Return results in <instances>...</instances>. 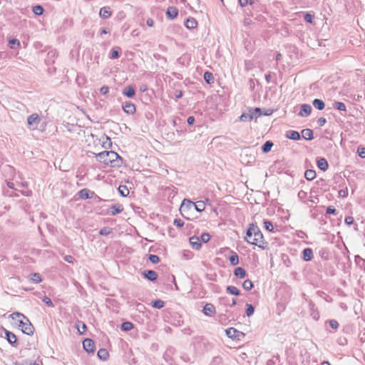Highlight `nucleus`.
Instances as JSON below:
<instances>
[{
    "label": "nucleus",
    "instance_id": "nucleus-1",
    "mask_svg": "<svg viewBox=\"0 0 365 365\" xmlns=\"http://www.w3.org/2000/svg\"><path fill=\"white\" fill-rule=\"evenodd\" d=\"M245 240L248 243L256 245L262 250L267 248V242L264 240V236L259 227L254 223L250 225Z\"/></svg>",
    "mask_w": 365,
    "mask_h": 365
},
{
    "label": "nucleus",
    "instance_id": "nucleus-2",
    "mask_svg": "<svg viewBox=\"0 0 365 365\" xmlns=\"http://www.w3.org/2000/svg\"><path fill=\"white\" fill-rule=\"evenodd\" d=\"M92 153L96 155L99 162L103 163L106 165L115 168L120 167L122 164L121 157L114 151H103L97 154Z\"/></svg>",
    "mask_w": 365,
    "mask_h": 365
},
{
    "label": "nucleus",
    "instance_id": "nucleus-3",
    "mask_svg": "<svg viewBox=\"0 0 365 365\" xmlns=\"http://www.w3.org/2000/svg\"><path fill=\"white\" fill-rule=\"evenodd\" d=\"M10 317L15 320L17 317L21 318L17 320L16 325L21 329L23 333L27 335H32L34 331V327L29 319L20 312H14L10 314Z\"/></svg>",
    "mask_w": 365,
    "mask_h": 365
},
{
    "label": "nucleus",
    "instance_id": "nucleus-4",
    "mask_svg": "<svg viewBox=\"0 0 365 365\" xmlns=\"http://www.w3.org/2000/svg\"><path fill=\"white\" fill-rule=\"evenodd\" d=\"M194 202L190 200L184 199L180 207V212L182 216L187 220H190V212L194 210Z\"/></svg>",
    "mask_w": 365,
    "mask_h": 365
},
{
    "label": "nucleus",
    "instance_id": "nucleus-5",
    "mask_svg": "<svg viewBox=\"0 0 365 365\" xmlns=\"http://www.w3.org/2000/svg\"><path fill=\"white\" fill-rule=\"evenodd\" d=\"M0 336L4 337L12 346H17L18 344L16 336L13 332L6 329L3 327H0Z\"/></svg>",
    "mask_w": 365,
    "mask_h": 365
},
{
    "label": "nucleus",
    "instance_id": "nucleus-6",
    "mask_svg": "<svg viewBox=\"0 0 365 365\" xmlns=\"http://www.w3.org/2000/svg\"><path fill=\"white\" fill-rule=\"evenodd\" d=\"M41 122V118L37 113H33L27 118V123L32 130L37 128Z\"/></svg>",
    "mask_w": 365,
    "mask_h": 365
},
{
    "label": "nucleus",
    "instance_id": "nucleus-7",
    "mask_svg": "<svg viewBox=\"0 0 365 365\" xmlns=\"http://www.w3.org/2000/svg\"><path fill=\"white\" fill-rule=\"evenodd\" d=\"M226 335L227 337L232 339L239 340L241 336H244V334L236 329L235 328L230 327L225 330Z\"/></svg>",
    "mask_w": 365,
    "mask_h": 365
},
{
    "label": "nucleus",
    "instance_id": "nucleus-8",
    "mask_svg": "<svg viewBox=\"0 0 365 365\" xmlns=\"http://www.w3.org/2000/svg\"><path fill=\"white\" fill-rule=\"evenodd\" d=\"M83 346L88 353H93L95 351V343L91 339H85L83 341Z\"/></svg>",
    "mask_w": 365,
    "mask_h": 365
},
{
    "label": "nucleus",
    "instance_id": "nucleus-9",
    "mask_svg": "<svg viewBox=\"0 0 365 365\" xmlns=\"http://www.w3.org/2000/svg\"><path fill=\"white\" fill-rule=\"evenodd\" d=\"M142 275L144 278L151 282H155L158 279V273L151 269H146L142 272Z\"/></svg>",
    "mask_w": 365,
    "mask_h": 365
},
{
    "label": "nucleus",
    "instance_id": "nucleus-10",
    "mask_svg": "<svg viewBox=\"0 0 365 365\" xmlns=\"http://www.w3.org/2000/svg\"><path fill=\"white\" fill-rule=\"evenodd\" d=\"M122 107L124 112L127 114H133L136 110L135 106L130 101H125Z\"/></svg>",
    "mask_w": 365,
    "mask_h": 365
},
{
    "label": "nucleus",
    "instance_id": "nucleus-11",
    "mask_svg": "<svg viewBox=\"0 0 365 365\" xmlns=\"http://www.w3.org/2000/svg\"><path fill=\"white\" fill-rule=\"evenodd\" d=\"M93 195L94 192L91 191L87 188H83L78 192V195L79 196V197L83 200L91 198Z\"/></svg>",
    "mask_w": 365,
    "mask_h": 365
},
{
    "label": "nucleus",
    "instance_id": "nucleus-12",
    "mask_svg": "<svg viewBox=\"0 0 365 365\" xmlns=\"http://www.w3.org/2000/svg\"><path fill=\"white\" fill-rule=\"evenodd\" d=\"M203 313L206 316H212L215 313V306L212 304L207 303L203 307Z\"/></svg>",
    "mask_w": 365,
    "mask_h": 365
},
{
    "label": "nucleus",
    "instance_id": "nucleus-13",
    "mask_svg": "<svg viewBox=\"0 0 365 365\" xmlns=\"http://www.w3.org/2000/svg\"><path fill=\"white\" fill-rule=\"evenodd\" d=\"M312 106L309 104H302L301 106V110L299 113V116H308L312 112Z\"/></svg>",
    "mask_w": 365,
    "mask_h": 365
},
{
    "label": "nucleus",
    "instance_id": "nucleus-14",
    "mask_svg": "<svg viewBox=\"0 0 365 365\" xmlns=\"http://www.w3.org/2000/svg\"><path fill=\"white\" fill-rule=\"evenodd\" d=\"M178 14V9L175 6H169L166 11V16L170 19H174Z\"/></svg>",
    "mask_w": 365,
    "mask_h": 365
},
{
    "label": "nucleus",
    "instance_id": "nucleus-15",
    "mask_svg": "<svg viewBox=\"0 0 365 365\" xmlns=\"http://www.w3.org/2000/svg\"><path fill=\"white\" fill-rule=\"evenodd\" d=\"M317 167L322 171H326L329 168L327 160L324 158H319L317 160Z\"/></svg>",
    "mask_w": 365,
    "mask_h": 365
},
{
    "label": "nucleus",
    "instance_id": "nucleus-16",
    "mask_svg": "<svg viewBox=\"0 0 365 365\" xmlns=\"http://www.w3.org/2000/svg\"><path fill=\"white\" fill-rule=\"evenodd\" d=\"M111 14L110 8L109 6L102 7L99 11V16L104 19H108L111 16Z\"/></svg>",
    "mask_w": 365,
    "mask_h": 365
},
{
    "label": "nucleus",
    "instance_id": "nucleus-17",
    "mask_svg": "<svg viewBox=\"0 0 365 365\" xmlns=\"http://www.w3.org/2000/svg\"><path fill=\"white\" fill-rule=\"evenodd\" d=\"M190 242L192 245V248L195 250H199L202 246L200 237L197 236L191 237L190 238Z\"/></svg>",
    "mask_w": 365,
    "mask_h": 365
},
{
    "label": "nucleus",
    "instance_id": "nucleus-18",
    "mask_svg": "<svg viewBox=\"0 0 365 365\" xmlns=\"http://www.w3.org/2000/svg\"><path fill=\"white\" fill-rule=\"evenodd\" d=\"M286 137L293 140H299L301 139V135L299 132L295 130H288L286 133Z\"/></svg>",
    "mask_w": 365,
    "mask_h": 365
},
{
    "label": "nucleus",
    "instance_id": "nucleus-19",
    "mask_svg": "<svg viewBox=\"0 0 365 365\" xmlns=\"http://www.w3.org/2000/svg\"><path fill=\"white\" fill-rule=\"evenodd\" d=\"M313 258V251L311 248H305L302 251V259L304 261H310Z\"/></svg>",
    "mask_w": 365,
    "mask_h": 365
},
{
    "label": "nucleus",
    "instance_id": "nucleus-20",
    "mask_svg": "<svg viewBox=\"0 0 365 365\" xmlns=\"http://www.w3.org/2000/svg\"><path fill=\"white\" fill-rule=\"evenodd\" d=\"M197 25V21L192 17L187 18L185 22V26L188 29H193L196 28Z\"/></svg>",
    "mask_w": 365,
    "mask_h": 365
},
{
    "label": "nucleus",
    "instance_id": "nucleus-21",
    "mask_svg": "<svg viewBox=\"0 0 365 365\" xmlns=\"http://www.w3.org/2000/svg\"><path fill=\"white\" fill-rule=\"evenodd\" d=\"M302 135L305 140H311L314 138L313 131L309 128L303 129L302 130Z\"/></svg>",
    "mask_w": 365,
    "mask_h": 365
},
{
    "label": "nucleus",
    "instance_id": "nucleus-22",
    "mask_svg": "<svg viewBox=\"0 0 365 365\" xmlns=\"http://www.w3.org/2000/svg\"><path fill=\"white\" fill-rule=\"evenodd\" d=\"M253 119V115L251 114L250 109L247 110V112L243 113L240 116V120L243 122H249L252 120Z\"/></svg>",
    "mask_w": 365,
    "mask_h": 365
},
{
    "label": "nucleus",
    "instance_id": "nucleus-23",
    "mask_svg": "<svg viewBox=\"0 0 365 365\" xmlns=\"http://www.w3.org/2000/svg\"><path fill=\"white\" fill-rule=\"evenodd\" d=\"M123 93L128 98H133L135 94V91L133 86H128L124 88Z\"/></svg>",
    "mask_w": 365,
    "mask_h": 365
},
{
    "label": "nucleus",
    "instance_id": "nucleus-24",
    "mask_svg": "<svg viewBox=\"0 0 365 365\" xmlns=\"http://www.w3.org/2000/svg\"><path fill=\"white\" fill-rule=\"evenodd\" d=\"M312 105L316 109L319 110H323L325 107L324 102L322 100L318 98H316L312 101Z\"/></svg>",
    "mask_w": 365,
    "mask_h": 365
},
{
    "label": "nucleus",
    "instance_id": "nucleus-25",
    "mask_svg": "<svg viewBox=\"0 0 365 365\" xmlns=\"http://www.w3.org/2000/svg\"><path fill=\"white\" fill-rule=\"evenodd\" d=\"M123 207L121 205H113L110 207V213L111 215H115L122 212Z\"/></svg>",
    "mask_w": 365,
    "mask_h": 365
},
{
    "label": "nucleus",
    "instance_id": "nucleus-26",
    "mask_svg": "<svg viewBox=\"0 0 365 365\" xmlns=\"http://www.w3.org/2000/svg\"><path fill=\"white\" fill-rule=\"evenodd\" d=\"M29 279L30 281L35 284H38L42 281V278L39 273L35 272L32 273L29 276Z\"/></svg>",
    "mask_w": 365,
    "mask_h": 365
},
{
    "label": "nucleus",
    "instance_id": "nucleus-27",
    "mask_svg": "<svg viewBox=\"0 0 365 365\" xmlns=\"http://www.w3.org/2000/svg\"><path fill=\"white\" fill-rule=\"evenodd\" d=\"M246 270L242 268V267H237L234 270V274L237 277H240V278H244L246 276Z\"/></svg>",
    "mask_w": 365,
    "mask_h": 365
},
{
    "label": "nucleus",
    "instance_id": "nucleus-28",
    "mask_svg": "<svg viewBox=\"0 0 365 365\" xmlns=\"http://www.w3.org/2000/svg\"><path fill=\"white\" fill-rule=\"evenodd\" d=\"M273 145H274V143L271 140L266 141L262 146V153H269L271 150Z\"/></svg>",
    "mask_w": 365,
    "mask_h": 365
},
{
    "label": "nucleus",
    "instance_id": "nucleus-29",
    "mask_svg": "<svg viewBox=\"0 0 365 365\" xmlns=\"http://www.w3.org/2000/svg\"><path fill=\"white\" fill-rule=\"evenodd\" d=\"M226 292L232 295L239 296L240 294V290L235 286H227L226 288Z\"/></svg>",
    "mask_w": 365,
    "mask_h": 365
},
{
    "label": "nucleus",
    "instance_id": "nucleus-30",
    "mask_svg": "<svg viewBox=\"0 0 365 365\" xmlns=\"http://www.w3.org/2000/svg\"><path fill=\"white\" fill-rule=\"evenodd\" d=\"M97 355L98 358L102 360H106L109 356V354L106 349H100Z\"/></svg>",
    "mask_w": 365,
    "mask_h": 365
},
{
    "label": "nucleus",
    "instance_id": "nucleus-31",
    "mask_svg": "<svg viewBox=\"0 0 365 365\" xmlns=\"http://www.w3.org/2000/svg\"><path fill=\"white\" fill-rule=\"evenodd\" d=\"M203 78L205 81L208 84H211L214 82V76L211 72L205 71Z\"/></svg>",
    "mask_w": 365,
    "mask_h": 365
},
{
    "label": "nucleus",
    "instance_id": "nucleus-32",
    "mask_svg": "<svg viewBox=\"0 0 365 365\" xmlns=\"http://www.w3.org/2000/svg\"><path fill=\"white\" fill-rule=\"evenodd\" d=\"M304 177L307 180H312L316 178V172L314 170H307L304 173Z\"/></svg>",
    "mask_w": 365,
    "mask_h": 365
},
{
    "label": "nucleus",
    "instance_id": "nucleus-33",
    "mask_svg": "<svg viewBox=\"0 0 365 365\" xmlns=\"http://www.w3.org/2000/svg\"><path fill=\"white\" fill-rule=\"evenodd\" d=\"M194 210H196L199 212L203 211L205 208V204L203 201H197L196 203H194Z\"/></svg>",
    "mask_w": 365,
    "mask_h": 365
},
{
    "label": "nucleus",
    "instance_id": "nucleus-34",
    "mask_svg": "<svg viewBox=\"0 0 365 365\" xmlns=\"http://www.w3.org/2000/svg\"><path fill=\"white\" fill-rule=\"evenodd\" d=\"M118 193L122 197H126L129 195V190L125 185H120L118 188Z\"/></svg>",
    "mask_w": 365,
    "mask_h": 365
},
{
    "label": "nucleus",
    "instance_id": "nucleus-35",
    "mask_svg": "<svg viewBox=\"0 0 365 365\" xmlns=\"http://www.w3.org/2000/svg\"><path fill=\"white\" fill-rule=\"evenodd\" d=\"M251 114L253 115L254 119H257L258 117L262 115V109L260 108H249Z\"/></svg>",
    "mask_w": 365,
    "mask_h": 365
},
{
    "label": "nucleus",
    "instance_id": "nucleus-36",
    "mask_svg": "<svg viewBox=\"0 0 365 365\" xmlns=\"http://www.w3.org/2000/svg\"><path fill=\"white\" fill-rule=\"evenodd\" d=\"M76 328L78 329L79 334H83L86 331L87 327L84 322L78 321L76 324Z\"/></svg>",
    "mask_w": 365,
    "mask_h": 365
},
{
    "label": "nucleus",
    "instance_id": "nucleus-37",
    "mask_svg": "<svg viewBox=\"0 0 365 365\" xmlns=\"http://www.w3.org/2000/svg\"><path fill=\"white\" fill-rule=\"evenodd\" d=\"M333 108L341 111H346V106L342 102L335 101L333 103Z\"/></svg>",
    "mask_w": 365,
    "mask_h": 365
},
{
    "label": "nucleus",
    "instance_id": "nucleus-38",
    "mask_svg": "<svg viewBox=\"0 0 365 365\" xmlns=\"http://www.w3.org/2000/svg\"><path fill=\"white\" fill-rule=\"evenodd\" d=\"M254 287L253 282L250 279H246L242 283V287L246 291L251 290Z\"/></svg>",
    "mask_w": 365,
    "mask_h": 365
},
{
    "label": "nucleus",
    "instance_id": "nucleus-39",
    "mask_svg": "<svg viewBox=\"0 0 365 365\" xmlns=\"http://www.w3.org/2000/svg\"><path fill=\"white\" fill-rule=\"evenodd\" d=\"M229 260L232 265H237L239 264V257L237 253L232 252V255L229 257Z\"/></svg>",
    "mask_w": 365,
    "mask_h": 365
},
{
    "label": "nucleus",
    "instance_id": "nucleus-40",
    "mask_svg": "<svg viewBox=\"0 0 365 365\" xmlns=\"http://www.w3.org/2000/svg\"><path fill=\"white\" fill-rule=\"evenodd\" d=\"M165 306V302L161 299H155L152 302V307L156 309H161Z\"/></svg>",
    "mask_w": 365,
    "mask_h": 365
},
{
    "label": "nucleus",
    "instance_id": "nucleus-41",
    "mask_svg": "<svg viewBox=\"0 0 365 365\" xmlns=\"http://www.w3.org/2000/svg\"><path fill=\"white\" fill-rule=\"evenodd\" d=\"M133 328V324L130 322H125L121 324V329L123 331H130Z\"/></svg>",
    "mask_w": 365,
    "mask_h": 365
},
{
    "label": "nucleus",
    "instance_id": "nucleus-42",
    "mask_svg": "<svg viewBox=\"0 0 365 365\" xmlns=\"http://www.w3.org/2000/svg\"><path fill=\"white\" fill-rule=\"evenodd\" d=\"M44 9L42 6L36 5L33 7V12L38 16L43 14Z\"/></svg>",
    "mask_w": 365,
    "mask_h": 365
},
{
    "label": "nucleus",
    "instance_id": "nucleus-43",
    "mask_svg": "<svg viewBox=\"0 0 365 365\" xmlns=\"http://www.w3.org/2000/svg\"><path fill=\"white\" fill-rule=\"evenodd\" d=\"M255 312V307L252 304H246V314L247 317H251Z\"/></svg>",
    "mask_w": 365,
    "mask_h": 365
},
{
    "label": "nucleus",
    "instance_id": "nucleus-44",
    "mask_svg": "<svg viewBox=\"0 0 365 365\" xmlns=\"http://www.w3.org/2000/svg\"><path fill=\"white\" fill-rule=\"evenodd\" d=\"M120 48L118 49H115V48H113L110 51V58H112V59H115V58H119L120 56V51H119Z\"/></svg>",
    "mask_w": 365,
    "mask_h": 365
},
{
    "label": "nucleus",
    "instance_id": "nucleus-45",
    "mask_svg": "<svg viewBox=\"0 0 365 365\" xmlns=\"http://www.w3.org/2000/svg\"><path fill=\"white\" fill-rule=\"evenodd\" d=\"M148 259L153 264H157L160 262V257L156 255H149Z\"/></svg>",
    "mask_w": 365,
    "mask_h": 365
},
{
    "label": "nucleus",
    "instance_id": "nucleus-46",
    "mask_svg": "<svg viewBox=\"0 0 365 365\" xmlns=\"http://www.w3.org/2000/svg\"><path fill=\"white\" fill-rule=\"evenodd\" d=\"M112 229L108 227H104L100 230L99 234L101 235H108L111 233Z\"/></svg>",
    "mask_w": 365,
    "mask_h": 365
},
{
    "label": "nucleus",
    "instance_id": "nucleus-47",
    "mask_svg": "<svg viewBox=\"0 0 365 365\" xmlns=\"http://www.w3.org/2000/svg\"><path fill=\"white\" fill-rule=\"evenodd\" d=\"M200 240L206 243L207 242L210 240V235L207 232H203L201 236H200Z\"/></svg>",
    "mask_w": 365,
    "mask_h": 365
},
{
    "label": "nucleus",
    "instance_id": "nucleus-48",
    "mask_svg": "<svg viewBox=\"0 0 365 365\" xmlns=\"http://www.w3.org/2000/svg\"><path fill=\"white\" fill-rule=\"evenodd\" d=\"M264 228L271 232L274 229V227H273V225L272 223V222L269 221V220H264Z\"/></svg>",
    "mask_w": 365,
    "mask_h": 365
},
{
    "label": "nucleus",
    "instance_id": "nucleus-49",
    "mask_svg": "<svg viewBox=\"0 0 365 365\" xmlns=\"http://www.w3.org/2000/svg\"><path fill=\"white\" fill-rule=\"evenodd\" d=\"M329 324L330 325V327L334 329H337L338 327H339V323L335 319H331L329 321Z\"/></svg>",
    "mask_w": 365,
    "mask_h": 365
},
{
    "label": "nucleus",
    "instance_id": "nucleus-50",
    "mask_svg": "<svg viewBox=\"0 0 365 365\" xmlns=\"http://www.w3.org/2000/svg\"><path fill=\"white\" fill-rule=\"evenodd\" d=\"M112 142L109 137H106V141L103 143V147L105 148H110L111 147Z\"/></svg>",
    "mask_w": 365,
    "mask_h": 365
},
{
    "label": "nucleus",
    "instance_id": "nucleus-51",
    "mask_svg": "<svg viewBox=\"0 0 365 365\" xmlns=\"http://www.w3.org/2000/svg\"><path fill=\"white\" fill-rule=\"evenodd\" d=\"M42 301L48 307H53V304L51 301V299L48 297H44L42 299Z\"/></svg>",
    "mask_w": 365,
    "mask_h": 365
},
{
    "label": "nucleus",
    "instance_id": "nucleus-52",
    "mask_svg": "<svg viewBox=\"0 0 365 365\" xmlns=\"http://www.w3.org/2000/svg\"><path fill=\"white\" fill-rule=\"evenodd\" d=\"M15 45H17V46H19L20 45V42L19 40L16 39V38H12L9 41V46L11 48H14Z\"/></svg>",
    "mask_w": 365,
    "mask_h": 365
},
{
    "label": "nucleus",
    "instance_id": "nucleus-53",
    "mask_svg": "<svg viewBox=\"0 0 365 365\" xmlns=\"http://www.w3.org/2000/svg\"><path fill=\"white\" fill-rule=\"evenodd\" d=\"M326 212L327 214H336V210L333 206H329L327 208Z\"/></svg>",
    "mask_w": 365,
    "mask_h": 365
},
{
    "label": "nucleus",
    "instance_id": "nucleus-54",
    "mask_svg": "<svg viewBox=\"0 0 365 365\" xmlns=\"http://www.w3.org/2000/svg\"><path fill=\"white\" fill-rule=\"evenodd\" d=\"M174 225L178 227H182L184 225V222L180 219H175Z\"/></svg>",
    "mask_w": 365,
    "mask_h": 365
},
{
    "label": "nucleus",
    "instance_id": "nucleus-55",
    "mask_svg": "<svg viewBox=\"0 0 365 365\" xmlns=\"http://www.w3.org/2000/svg\"><path fill=\"white\" fill-rule=\"evenodd\" d=\"M100 92L103 95H106L109 92V87L107 86H103L101 88Z\"/></svg>",
    "mask_w": 365,
    "mask_h": 365
},
{
    "label": "nucleus",
    "instance_id": "nucleus-56",
    "mask_svg": "<svg viewBox=\"0 0 365 365\" xmlns=\"http://www.w3.org/2000/svg\"><path fill=\"white\" fill-rule=\"evenodd\" d=\"M313 16L309 13L304 15V20L308 23H312Z\"/></svg>",
    "mask_w": 365,
    "mask_h": 365
},
{
    "label": "nucleus",
    "instance_id": "nucleus-57",
    "mask_svg": "<svg viewBox=\"0 0 365 365\" xmlns=\"http://www.w3.org/2000/svg\"><path fill=\"white\" fill-rule=\"evenodd\" d=\"M344 221L347 225H351L354 223V218L351 216H347V217H346Z\"/></svg>",
    "mask_w": 365,
    "mask_h": 365
},
{
    "label": "nucleus",
    "instance_id": "nucleus-58",
    "mask_svg": "<svg viewBox=\"0 0 365 365\" xmlns=\"http://www.w3.org/2000/svg\"><path fill=\"white\" fill-rule=\"evenodd\" d=\"M307 195V192L304 191V190H300L299 192H298V197L300 199V200H304V198H306Z\"/></svg>",
    "mask_w": 365,
    "mask_h": 365
},
{
    "label": "nucleus",
    "instance_id": "nucleus-59",
    "mask_svg": "<svg viewBox=\"0 0 365 365\" xmlns=\"http://www.w3.org/2000/svg\"><path fill=\"white\" fill-rule=\"evenodd\" d=\"M327 123V120L324 117H321L317 120V123L319 126H324Z\"/></svg>",
    "mask_w": 365,
    "mask_h": 365
},
{
    "label": "nucleus",
    "instance_id": "nucleus-60",
    "mask_svg": "<svg viewBox=\"0 0 365 365\" xmlns=\"http://www.w3.org/2000/svg\"><path fill=\"white\" fill-rule=\"evenodd\" d=\"M174 95L175 98L179 99L182 96V92L180 90H175Z\"/></svg>",
    "mask_w": 365,
    "mask_h": 365
},
{
    "label": "nucleus",
    "instance_id": "nucleus-61",
    "mask_svg": "<svg viewBox=\"0 0 365 365\" xmlns=\"http://www.w3.org/2000/svg\"><path fill=\"white\" fill-rule=\"evenodd\" d=\"M195 121V118L194 116H189L187 119V122L188 125H193Z\"/></svg>",
    "mask_w": 365,
    "mask_h": 365
},
{
    "label": "nucleus",
    "instance_id": "nucleus-62",
    "mask_svg": "<svg viewBox=\"0 0 365 365\" xmlns=\"http://www.w3.org/2000/svg\"><path fill=\"white\" fill-rule=\"evenodd\" d=\"M339 195L340 197H344L347 196V195H348L347 189L339 190Z\"/></svg>",
    "mask_w": 365,
    "mask_h": 365
},
{
    "label": "nucleus",
    "instance_id": "nucleus-63",
    "mask_svg": "<svg viewBox=\"0 0 365 365\" xmlns=\"http://www.w3.org/2000/svg\"><path fill=\"white\" fill-rule=\"evenodd\" d=\"M239 4L242 7H245L248 5V0H238Z\"/></svg>",
    "mask_w": 365,
    "mask_h": 365
},
{
    "label": "nucleus",
    "instance_id": "nucleus-64",
    "mask_svg": "<svg viewBox=\"0 0 365 365\" xmlns=\"http://www.w3.org/2000/svg\"><path fill=\"white\" fill-rule=\"evenodd\" d=\"M359 151V155L362 158H365V148H362L361 149V150H358Z\"/></svg>",
    "mask_w": 365,
    "mask_h": 365
}]
</instances>
